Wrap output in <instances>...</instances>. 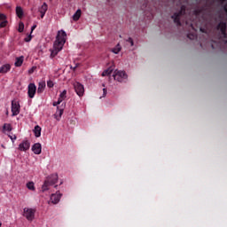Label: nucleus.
<instances>
[{
	"instance_id": "1",
	"label": "nucleus",
	"mask_w": 227,
	"mask_h": 227,
	"mask_svg": "<svg viewBox=\"0 0 227 227\" xmlns=\"http://www.w3.org/2000/svg\"><path fill=\"white\" fill-rule=\"evenodd\" d=\"M67 36V32L66 31H59L56 40L53 44V49L51 50V58H56L58 54L60 52V51H63V46L65 45V43L67 40L65 37Z\"/></svg>"
},
{
	"instance_id": "2",
	"label": "nucleus",
	"mask_w": 227,
	"mask_h": 227,
	"mask_svg": "<svg viewBox=\"0 0 227 227\" xmlns=\"http://www.w3.org/2000/svg\"><path fill=\"white\" fill-rule=\"evenodd\" d=\"M57 183L58 174H52L50 176H48L42 186L43 192H45V191H49V187H51V185H55Z\"/></svg>"
},
{
	"instance_id": "3",
	"label": "nucleus",
	"mask_w": 227,
	"mask_h": 227,
	"mask_svg": "<svg viewBox=\"0 0 227 227\" xmlns=\"http://www.w3.org/2000/svg\"><path fill=\"white\" fill-rule=\"evenodd\" d=\"M185 5H182L180 11L172 15L171 19L174 20V23L176 24V26H182L180 20L182 17H184V15H185Z\"/></svg>"
},
{
	"instance_id": "4",
	"label": "nucleus",
	"mask_w": 227,
	"mask_h": 227,
	"mask_svg": "<svg viewBox=\"0 0 227 227\" xmlns=\"http://www.w3.org/2000/svg\"><path fill=\"white\" fill-rule=\"evenodd\" d=\"M128 77L129 76L125 71H120L117 69L114 73V81H118V82H127Z\"/></svg>"
},
{
	"instance_id": "5",
	"label": "nucleus",
	"mask_w": 227,
	"mask_h": 227,
	"mask_svg": "<svg viewBox=\"0 0 227 227\" xmlns=\"http://www.w3.org/2000/svg\"><path fill=\"white\" fill-rule=\"evenodd\" d=\"M35 214H36V210L29 207H25L23 209V216L26 217L27 221H33L35 219Z\"/></svg>"
},
{
	"instance_id": "6",
	"label": "nucleus",
	"mask_w": 227,
	"mask_h": 227,
	"mask_svg": "<svg viewBox=\"0 0 227 227\" xmlns=\"http://www.w3.org/2000/svg\"><path fill=\"white\" fill-rule=\"evenodd\" d=\"M73 86L78 97H82V95H84V85H82L81 82H74Z\"/></svg>"
},
{
	"instance_id": "7",
	"label": "nucleus",
	"mask_w": 227,
	"mask_h": 227,
	"mask_svg": "<svg viewBox=\"0 0 227 227\" xmlns=\"http://www.w3.org/2000/svg\"><path fill=\"white\" fill-rule=\"evenodd\" d=\"M12 116H17L20 114V104L17 100L12 101Z\"/></svg>"
},
{
	"instance_id": "8",
	"label": "nucleus",
	"mask_w": 227,
	"mask_h": 227,
	"mask_svg": "<svg viewBox=\"0 0 227 227\" xmlns=\"http://www.w3.org/2000/svg\"><path fill=\"white\" fill-rule=\"evenodd\" d=\"M27 95L29 98H35V95H36V85H35V83L28 84Z\"/></svg>"
},
{
	"instance_id": "9",
	"label": "nucleus",
	"mask_w": 227,
	"mask_h": 227,
	"mask_svg": "<svg viewBox=\"0 0 227 227\" xmlns=\"http://www.w3.org/2000/svg\"><path fill=\"white\" fill-rule=\"evenodd\" d=\"M31 146L29 140H23L21 144L19 145L20 152H27Z\"/></svg>"
},
{
	"instance_id": "10",
	"label": "nucleus",
	"mask_w": 227,
	"mask_h": 227,
	"mask_svg": "<svg viewBox=\"0 0 227 227\" xmlns=\"http://www.w3.org/2000/svg\"><path fill=\"white\" fill-rule=\"evenodd\" d=\"M217 29L218 31H221V35L223 38H227V34H226V22L221 21L217 25Z\"/></svg>"
},
{
	"instance_id": "11",
	"label": "nucleus",
	"mask_w": 227,
	"mask_h": 227,
	"mask_svg": "<svg viewBox=\"0 0 227 227\" xmlns=\"http://www.w3.org/2000/svg\"><path fill=\"white\" fill-rule=\"evenodd\" d=\"M59 200H61V193L59 192L51 194V201L53 203V205H58V203H59Z\"/></svg>"
},
{
	"instance_id": "12",
	"label": "nucleus",
	"mask_w": 227,
	"mask_h": 227,
	"mask_svg": "<svg viewBox=\"0 0 227 227\" xmlns=\"http://www.w3.org/2000/svg\"><path fill=\"white\" fill-rule=\"evenodd\" d=\"M32 152H34L35 155H40V153H42V144L40 143L35 144L32 146Z\"/></svg>"
},
{
	"instance_id": "13",
	"label": "nucleus",
	"mask_w": 227,
	"mask_h": 227,
	"mask_svg": "<svg viewBox=\"0 0 227 227\" xmlns=\"http://www.w3.org/2000/svg\"><path fill=\"white\" fill-rule=\"evenodd\" d=\"M0 27H6L8 20H6V15L0 13Z\"/></svg>"
},
{
	"instance_id": "14",
	"label": "nucleus",
	"mask_w": 227,
	"mask_h": 227,
	"mask_svg": "<svg viewBox=\"0 0 227 227\" xmlns=\"http://www.w3.org/2000/svg\"><path fill=\"white\" fill-rule=\"evenodd\" d=\"M10 70H12V66H10V64L3 65L0 67V74H7V72H10Z\"/></svg>"
},
{
	"instance_id": "15",
	"label": "nucleus",
	"mask_w": 227,
	"mask_h": 227,
	"mask_svg": "<svg viewBox=\"0 0 227 227\" xmlns=\"http://www.w3.org/2000/svg\"><path fill=\"white\" fill-rule=\"evenodd\" d=\"M82 13V11H81V9H78L75 12V13L73 15V20H74V22H77V20L81 19Z\"/></svg>"
},
{
	"instance_id": "16",
	"label": "nucleus",
	"mask_w": 227,
	"mask_h": 227,
	"mask_svg": "<svg viewBox=\"0 0 227 227\" xmlns=\"http://www.w3.org/2000/svg\"><path fill=\"white\" fill-rule=\"evenodd\" d=\"M34 133L35 137H40V136H42V128L39 125H36L34 129Z\"/></svg>"
},
{
	"instance_id": "17",
	"label": "nucleus",
	"mask_w": 227,
	"mask_h": 227,
	"mask_svg": "<svg viewBox=\"0 0 227 227\" xmlns=\"http://www.w3.org/2000/svg\"><path fill=\"white\" fill-rule=\"evenodd\" d=\"M16 14L19 19H22L24 17V11L22 10V7L17 6L16 7Z\"/></svg>"
},
{
	"instance_id": "18",
	"label": "nucleus",
	"mask_w": 227,
	"mask_h": 227,
	"mask_svg": "<svg viewBox=\"0 0 227 227\" xmlns=\"http://www.w3.org/2000/svg\"><path fill=\"white\" fill-rule=\"evenodd\" d=\"M45 90V82H41L38 83L37 93L41 94L43 93Z\"/></svg>"
},
{
	"instance_id": "19",
	"label": "nucleus",
	"mask_w": 227,
	"mask_h": 227,
	"mask_svg": "<svg viewBox=\"0 0 227 227\" xmlns=\"http://www.w3.org/2000/svg\"><path fill=\"white\" fill-rule=\"evenodd\" d=\"M22 63H24V57H19L16 58V61H15V67H22Z\"/></svg>"
},
{
	"instance_id": "20",
	"label": "nucleus",
	"mask_w": 227,
	"mask_h": 227,
	"mask_svg": "<svg viewBox=\"0 0 227 227\" xmlns=\"http://www.w3.org/2000/svg\"><path fill=\"white\" fill-rule=\"evenodd\" d=\"M48 5L46 3H43V5L39 8L40 13H47Z\"/></svg>"
},
{
	"instance_id": "21",
	"label": "nucleus",
	"mask_w": 227,
	"mask_h": 227,
	"mask_svg": "<svg viewBox=\"0 0 227 227\" xmlns=\"http://www.w3.org/2000/svg\"><path fill=\"white\" fill-rule=\"evenodd\" d=\"M3 130L7 131V132H12V124L4 123L3 126Z\"/></svg>"
},
{
	"instance_id": "22",
	"label": "nucleus",
	"mask_w": 227,
	"mask_h": 227,
	"mask_svg": "<svg viewBox=\"0 0 227 227\" xmlns=\"http://www.w3.org/2000/svg\"><path fill=\"white\" fill-rule=\"evenodd\" d=\"M113 67H109L108 69H106L103 73H102V77H106V75H111V74H113Z\"/></svg>"
},
{
	"instance_id": "23",
	"label": "nucleus",
	"mask_w": 227,
	"mask_h": 227,
	"mask_svg": "<svg viewBox=\"0 0 227 227\" xmlns=\"http://www.w3.org/2000/svg\"><path fill=\"white\" fill-rule=\"evenodd\" d=\"M65 98H67V90H64L59 98V102H63L65 100Z\"/></svg>"
},
{
	"instance_id": "24",
	"label": "nucleus",
	"mask_w": 227,
	"mask_h": 227,
	"mask_svg": "<svg viewBox=\"0 0 227 227\" xmlns=\"http://www.w3.org/2000/svg\"><path fill=\"white\" fill-rule=\"evenodd\" d=\"M120 51H121V45H120V43L112 49V52H114V54H118Z\"/></svg>"
},
{
	"instance_id": "25",
	"label": "nucleus",
	"mask_w": 227,
	"mask_h": 227,
	"mask_svg": "<svg viewBox=\"0 0 227 227\" xmlns=\"http://www.w3.org/2000/svg\"><path fill=\"white\" fill-rule=\"evenodd\" d=\"M27 189H29V191H35V183L33 182H28L27 184Z\"/></svg>"
},
{
	"instance_id": "26",
	"label": "nucleus",
	"mask_w": 227,
	"mask_h": 227,
	"mask_svg": "<svg viewBox=\"0 0 227 227\" xmlns=\"http://www.w3.org/2000/svg\"><path fill=\"white\" fill-rule=\"evenodd\" d=\"M187 38H189L190 40H196L198 36L196 35V34H188Z\"/></svg>"
},
{
	"instance_id": "27",
	"label": "nucleus",
	"mask_w": 227,
	"mask_h": 227,
	"mask_svg": "<svg viewBox=\"0 0 227 227\" xmlns=\"http://www.w3.org/2000/svg\"><path fill=\"white\" fill-rule=\"evenodd\" d=\"M18 31L19 33H22L24 31V23H20Z\"/></svg>"
},
{
	"instance_id": "28",
	"label": "nucleus",
	"mask_w": 227,
	"mask_h": 227,
	"mask_svg": "<svg viewBox=\"0 0 227 227\" xmlns=\"http://www.w3.org/2000/svg\"><path fill=\"white\" fill-rule=\"evenodd\" d=\"M194 13L195 15H201V13H203V8L195 10Z\"/></svg>"
},
{
	"instance_id": "29",
	"label": "nucleus",
	"mask_w": 227,
	"mask_h": 227,
	"mask_svg": "<svg viewBox=\"0 0 227 227\" xmlns=\"http://www.w3.org/2000/svg\"><path fill=\"white\" fill-rule=\"evenodd\" d=\"M126 42H128L129 43H130L131 47H134V40L132 39V37H129Z\"/></svg>"
},
{
	"instance_id": "30",
	"label": "nucleus",
	"mask_w": 227,
	"mask_h": 227,
	"mask_svg": "<svg viewBox=\"0 0 227 227\" xmlns=\"http://www.w3.org/2000/svg\"><path fill=\"white\" fill-rule=\"evenodd\" d=\"M47 86L48 88H54V82L50 80L47 82Z\"/></svg>"
},
{
	"instance_id": "31",
	"label": "nucleus",
	"mask_w": 227,
	"mask_h": 227,
	"mask_svg": "<svg viewBox=\"0 0 227 227\" xmlns=\"http://www.w3.org/2000/svg\"><path fill=\"white\" fill-rule=\"evenodd\" d=\"M11 141H12V143H14V141L17 139V136L15 135H8Z\"/></svg>"
},
{
	"instance_id": "32",
	"label": "nucleus",
	"mask_w": 227,
	"mask_h": 227,
	"mask_svg": "<svg viewBox=\"0 0 227 227\" xmlns=\"http://www.w3.org/2000/svg\"><path fill=\"white\" fill-rule=\"evenodd\" d=\"M32 38H33V36H31V35H29L24 40H25V42H29L30 40H32Z\"/></svg>"
},
{
	"instance_id": "33",
	"label": "nucleus",
	"mask_w": 227,
	"mask_h": 227,
	"mask_svg": "<svg viewBox=\"0 0 227 227\" xmlns=\"http://www.w3.org/2000/svg\"><path fill=\"white\" fill-rule=\"evenodd\" d=\"M59 104H61V101H59V99H58L57 102H53V106L56 107L57 106H59Z\"/></svg>"
},
{
	"instance_id": "34",
	"label": "nucleus",
	"mask_w": 227,
	"mask_h": 227,
	"mask_svg": "<svg viewBox=\"0 0 227 227\" xmlns=\"http://www.w3.org/2000/svg\"><path fill=\"white\" fill-rule=\"evenodd\" d=\"M107 95V89H103V97Z\"/></svg>"
},
{
	"instance_id": "35",
	"label": "nucleus",
	"mask_w": 227,
	"mask_h": 227,
	"mask_svg": "<svg viewBox=\"0 0 227 227\" xmlns=\"http://www.w3.org/2000/svg\"><path fill=\"white\" fill-rule=\"evenodd\" d=\"M59 118H61V116H63V108L59 109Z\"/></svg>"
},
{
	"instance_id": "36",
	"label": "nucleus",
	"mask_w": 227,
	"mask_h": 227,
	"mask_svg": "<svg viewBox=\"0 0 227 227\" xmlns=\"http://www.w3.org/2000/svg\"><path fill=\"white\" fill-rule=\"evenodd\" d=\"M35 29H36V25L32 26L31 31H35Z\"/></svg>"
},
{
	"instance_id": "37",
	"label": "nucleus",
	"mask_w": 227,
	"mask_h": 227,
	"mask_svg": "<svg viewBox=\"0 0 227 227\" xmlns=\"http://www.w3.org/2000/svg\"><path fill=\"white\" fill-rule=\"evenodd\" d=\"M45 17V13H41V19H43Z\"/></svg>"
},
{
	"instance_id": "38",
	"label": "nucleus",
	"mask_w": 227,
	"mask_h": 227,
	"mask_svg": "<svg viewBox=\"0 0 227 227\" xmlns=\"http://www.w3.org/2000/svg\"><path fill=\"white\" fill-rule=\"evenodd\" d=\"M201 33H206L204 28H200Z\"/></svg>"
},
{
	"instance_id": "39",
	"label": "nucleus",
	"mask_w": 227,
	"mask_h": 227,
	"mask_svg": "<svg viewBox=\"0 0 227 227\" xmlns=\"http://www.w3.org/2000/svg\"><path fill=\"white\" fill-rule=\"evenodd\" d=\"M1 226H3V223H1V221H0V227H1Z\"/></svg>"
},
{
	"instance_id": "40",
	"label": "nucleus",
	"mask_w": 227,
	"mask_h": 227,
	"mask_svg": "<svg viewBox=\"0 0 227 227\" xmlns=\"http://www.w3.org/2000/svg\"><path fill=\"white\" fill-rule=\"evenodd\" d=\"M212 49H214V44L211 45Z\"/></svg>"
},
{
	"instance_id": "41",
	"label": "nucleus",
	"mask_w": 227,
	"mask_h": 227,
	"mask_svg": "<svg viewBox=\"0 0 227 227\" xmlns=\"http://www.w3.org/2000/svg\"><path fill=\"white\" fill-rule=\"evenodd\" d=\"M192 29H194V27H192Z\"/></svg>"
},
{
	"instance_id": "42",
	"label": "nucleus",
	"mask_w": 227,
	"mask_h": 227,
	"mask_svg": "<svg viewBox=\"0 0 227 227\" xmlns=\"http://www.w3.org/2000/svg\"><path fill=\"white\" fill-rule=\"evenodd\" d=\"M75 68H77V67H75L74 68V70H75Z\"/></svg>"
}]
</instances>
